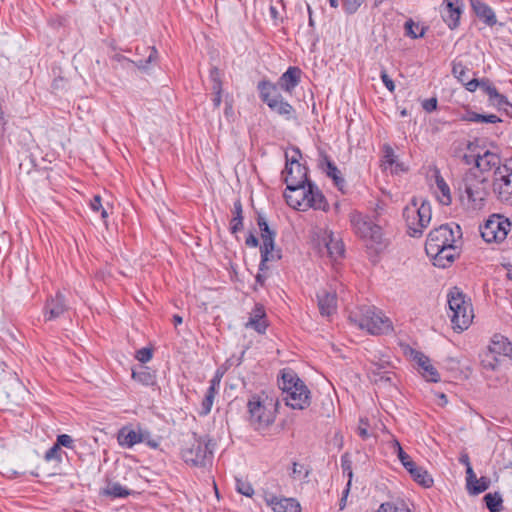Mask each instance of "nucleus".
I'll use <instances>...</instances> for the list:
<instances>
[{
	"mask_svg": "<svg viewBox=\"0 0 512 512\" xmlns=\"http://www.w3.org/2000/svg\"><path fill=\"white\" fill-rule=\"evenodd\" d=\"M460 237V227L455 225L454 230L452 224H443L429 233L425 251L435 266L445 268L454 262L460 254L456 245Z\"/></svg>",
	"mask_w": 512,
	"mask_h": 512,
	"instance_id": "nucleus-1",
	"label": "nucleus"
},
{
	"mask_svg": "<svg viewBox=\"0 0 512 512\" xmlns=\"http://www.w3.org/2000/svg\"><path fill=\"white\" fill-rule=\"evenodd\" d=\"M278 385L287 406L303 410L310 405L311 392L293 370L284 369L278 379Z\"/></svg>",
	"mask_w": 512,
	"mask_h": 512,
	"instance_id": "nucleus-2",
	"label": "nucleus"
},
{
	"mask_svg": "<svg viewBox=\"0 0 512 512\" xmlns=\"http://www.w3.org/2000/svg\"><path fill=\"white\" fill-rule=\"evenodd\" d=\"M354 233L365 241L367 247L379 251L384 247L382 226L378 216L371 217L358 211L349 215Z\"/></svg>",
	"mask_w": 512,
	"mask_h": 512,
	"instance_id": "nucleus-3",
	"label": "nucleus"
},
{
	"mask_svg": "<svg viewBox=\"0 0 512 512\" xmlns=\"http://www.w3.org/2000/svg\"><path fill=\"white\" fill-rule=\"evenodd\" d=\"M458 197L467 209L479 210L484 206L487 195L486 179L482 175L468 171L457 187Z\"/></svg>",
	"mask_w": 512,
	"mask_h": 512,
	"instance_id": "nucleus-4",
	"label": "nucleus"
},
{
	"mask_svg": "<svg viewBox=\"0 0 512 512\" xmlns=\"http://www.w3.org/2000/svg\"><path fill=\"white\" fill-rule=\"evenodd\" d=\"M248 421L255 430H264L273 424L276 403L264 393L253 394L247 402Z\"/></svg>",
	"mask_w": 512,
	"mask_h": 512,
	"instance_id": "nucleus-5",
	"label": "nucleus"
},
{
	"mask_svg": "<svg viewBox=\"0 0 512 512\" xmlns=\"http://www.w3.org/2000/svg\"><path fill=\"white\" fill-rule=\"evenodd\" d=\"M447 303L449 306L448 316L453 329L458 332L468 329L474 318L470 299L461 289L453 287L447 294Z\"/></svg>",
	"mask_w": 512,
	"mask_h": 512,
	"instance_id": "nucleus-6",
	"label": "nucleus"
},
{
	"mask_svg": "<svg viewBox=\"0 0 512 512\" xmlns=\"http://www.w3.org/2000/svg\"><path fill=\"white\" fill-rule=\"evenodd\" d=\"M349 319L358 328L373 335L388 333L392 330L389 318L375 307H362L358 312H352Z\"/></svg>",
	"mask_w": 512,
	"mask_h": 512,
	"instance_id": "nucleus-7",
	"label": "nucleus"
},
{
	"mask_svg": "<svg viewBox=\"0 0 512 512\" xmlns=\"http://www.w3.org/2000/svg\"><path fill=\"white\" fill-rule=\"evenodd\" d=\"M403 217L409 236L420 237L430 224L432 217L431 205L427 201H418L413 198L411 203L404 208Z\"/></svg>",
	"mask_w": 512,
	"mask_h": 512,
	"instance_id": "nucleus-8",
	"label": "nucleus"
},
{
	"mask_svg": "<svg viewBox=\"0 0 512 512\" xmlns=\"http://www.w3.org/2000/svg\"><path fill=\"white\" fill-rule=\"evenodd\" d=\"M214 443L208 436L196 437L194 435L189 446L182 450V459L194 467H207L212 464Z\"/></svg>",
	"mask_w": 512,
	"mask_h": 512,
	"instance_id": "nucleus-9",
	"label": "nucleus"
},
{
	"mask_svg": "<svg viewBox=\"0 0 512 512\" xmlns=\"http://www.w3.org/2000/svg\"><path fill=\"white\" fill-rule=\"evenodd\" d=\"M260 99L275 113L284 117L286 120L295 118V109L284 100L277 91V86L269 80H262L258 83Z\"/></svg>",
	"mask_w": 512,
	"mask_h": 512,
	"instance_id": "nucleus-10",
	"label": "nucleus"
},
{
	"mask_svg": "<svg viewBox=\"0 0 512 512\" xmlns=\"http://www.w3.org/2000/svg\"><path fill=\"white\" fill-rule=\"evenodd\" d=\"M511 221L500 214H493L480 226V233L487 243H502L511 231Z\"/></svg>",
	"mask_w": 512,
	"mask_h": 512,
	"instance_id": "nucleus-11",
	"label": "nucleus"
},
{
	"mask_svg": "<svg viewBox=\"0 0 512 512\" xmlns=\"http://www.w3.org/2000/svg\"><path fill=\"white\" fill-rule=\"evenodd\" d=\"M257 225L260 230L262 239V246L260 247L261 261L259 264L260 270L267 269L266 263L268 261H274L281 258L278 252L274 251L276 231L272 230L268 222L262 214H258Z\"/></svg>",
	"mask_w": 512,
	"mask_h": 512,
	"instance_id": "nucleus-12",
	"label": "nucleus"
},
{
	"mask_svg": "<svg viewBox=\"0 0 512 512\" xmlns=\"http://www.w3.org/2000/svg\"><path fill=\"white\" fill-rule=\"evenodd\" d=\"M286 164L282 176L286 185H301L310 182L307 177V168L300 163L301 153L293 148L285 153Z\"/></svg>",
	"mask_w": 512,
	"mask_h": 512,
	"instance_id": "nucleus-13",
	"label": "nucleus"
},
{
	"mask_svg": "<svg viewBox=\"0 0 512 512\" xmlns=\"http://www.w3.org/2000/svg\"><path fill=\"white\" fill-rule=\"evenodd\" d=\"M492 188L501 202H512V158L493 172Z\"/></svg>",
	"mask_w": 512,
	"mask_h": 512,
	"instance_id": "nucleus-14",
	"label": "nucleus"
},
{
	"mask_svg": "<svg viewBox=\"0 0 512 512\" xmlns=\"http://www.w3.org/2000/svg\"><path fill=\"white\" fill-rule=\"evenodd\" d=\"M462 12V0H444L440 8L441 17L450 29H455L459 26Z\"/></svg>",
	"mask_w": 512,
	"mask_h": 512,
	"instance_id": "nucleus-15",
	"label": "nucleus"
},
{
	"mask_svg": "<svg viewBox=\"0 0 512 512\" xmlns=\"http://www.w3.org/2000/svg\"><path fill=\"white\" fill-rule=\"evenodd\" d=\"M322 243L327 250L329 258L333 262H337L344 257V243L341 238H339V236H337L333 231L328 229L324 230L322 235Z\"/></svg>",
	"mask_w": 512,
	"mask_h": 512,
	"instance_id": "nucleus-16",
	"label": "nucleus"
},
{
	"mask_svg": "<svg viewBox=\"0 0 512 512\" xmlns=\"http://www.w3.org/2000/svg\"><path fill=\"white\" fill-rule=\"evenodd\" d=\"M307 184L286 185L284 197L287 204L297 210L305 211L307 209Z\"/></svg>",
	"mask_w": 512,
	"mask_h": 512,
	"instance_id": "nucleus-17",
	"label": "nucleus"
},
{
	"mask_svg": "<svg viewBox=\"0 0 512 512\" xmlns=\"http://www.w3.org/2000/svg\"><path fill=\"white\" fill-rule=\"evenodd\" d=\"M302 71L297 66H290L288 69L279 77L277 83V91L280 89L284 92L291 94L294 89L299 85L301 81Z\"/></svg>",
	"mask_w": 512,
	"mask_h": 512,
	"instance_id": "nucleus-18",
	"label": "nucleus"
},
{
	"mask_svg": "<svg viewBox=\"0 0 512 512\" xmlns=\"http://www.w3.org/2000/svg\"><path fill=\"white\" fill-rule=\"evenodd\" d=\"M67 310V303L64 295L58 291L55 296L47 299L44 306V318L46 321H51L59 318Z\"/></svg>",
	"mask_w": 512,
	"mask_h": 512,
	"instance_id": "nucleus-19",
	"label": "nucleus"
},
{
	"mask_svg": "<svg viewBox=\"0 0 512 512\" xmlns=\"http://www.w3.org/2000/svg\"><path fill=\"white\" fill-rule=\"evenodd\" d=\"M265 502L274 512H301L300 503L295 498L270 495Z\"/></svg>",
	"mask_w": 512,
	"mask_h": 512,
	"instance_id": "nucleus-20",
	"label": "nucleus"
},
{
	"mask_svg": "<svg viewBox=\"0 0 512 512\" xmlns=\"http://www.w3.org/2000/svg\"><path fill=\"white\" fill-rule=\"evenodd\" d=\"M268 323L266 319V312L261 304H256L250 313L246 328H251L256 332L263 334L267 329Z\"/></svg>",
	"mask_w": 512,
	"mask_h": 512,
	"instance_id": "nucleus-21",
	"label": "nucleus"
},
{
	"mask_svg": "<svg viewBox=\"0 0 512 512\" xmlns=\"http://www.w3.org/2000/svg\"><path fill=\"white\" fill-rule=\"evenodd\" d=\"M321 315L331 316L337 309V296L334 291L322 290L317 294Z\"/></svg>",
	"mask_w": 512,
	"mask_h": 512,
	"instance_id": "nucleus-22",
	"label": "nucleus"
},
{
	"mask_svg": "<svg viewBox=\"0 0 512 512\" xmlns=\"http://www.w3.org/2000/svg\"><path fill=\"white\" fill-rule=\"evenodd\" d=\"M471 7L476 16L487 26H494L497 23L496 15L492 8L480 0H471Z\"/></svg>",
	"mask_w": 512,
	"mask_h": 512,
	"instance_id": "nucleus-23",
	"label": "nucleus"
},
{
	"mask_svg": "<svg viewBox=\"0 0 512 512\" xmlns=\"http://www.w3.org/2000/svg\"><path fill=\"white\" fill-rule=\"evenodd\" d=\"M146 436L141 432L124 427L118 433V442L122 447L131 448L138 443L144 442Z\"/></svg>",
	"mask_w": 512,
	"mask_h": 512,
	"instance_id": "nucleus-24",
	"label": "nucleus"
},
{
	"mask_svg": "<svg viewBox=\"0 0 512 512\" xmlns=\"http://www.w3.org/2000/svg\"><path fill=\"white\" fill-rule=\"evenodd\" d=\"M488 349L498 356H508L512 359V343L503 335L495 334L488 346Z\"/></svg>",
	"mask_w": 512,
	"mask_h": 512,
	"instance_id": "nucleus-25",
	"label": "nucleus"
},
{
	"mask_svg": "<svg viewBox=\"0 0 512 512\" xmlns=\"http://www.w3.org/2000/svg\"><path fill=\"white\" fill-rule=\"evenodd\" d=\"M307 209L326 210L327 202L321 191L311 182L307 183Z\"/></svg>",
	"mask_w": 512,
	"mask_h": 512,
	"instance_id": "nucleus-26",
	"label": "nucleus"
},
{
	"mask_svg": "<svg viewBox=\"0 0 512 512\" xmlns=\"http://www.w3.org/2000/svg\"><path fill=\"white\" fill-rule=\"evenodd\" d=\"M476 166L481 171H495L502 164L500 157L496 153L486 151L484 154L477 156Z\"/></svg>",
	"mask_w": 512,
	"mask_h": 512,
	"instance_id": "nucleus-27",
	"label": "nucleus"
},
{
	"mask_svg": "<svg viewBox=\"0 0 512 512\" xmlns=\"http://www.w3.org/2000/svg\"><path fill=\"white\" fill-rule=\"evenodd\" d=\"M414 359L416 360L417 364L422 368V374L427 381L438 382L440 380V375L438 371L436 370L435 367H433V365H431L430 360L427 356H425L422 353H417Z\"/></svg>",
	"mask_w": 512,
	"mask_h": 512,
	"instance_id": "nucleus-28",
	"label": "nucleus"
},
{
	"mask_svg": "<svg viewBox=\"0 0 512 512\" xmlns=\"http://www.w3.org/2000/svg\"><path fill=\"white\" fill-rule=\"evenodd\" d=\"M369 378L378 383H392V373L386 370V366L380 363H372L369 367Z\"/></svg>",
	"mask_w": 512,
	"mask_h": 512,
	"instance_id": "nucleus-29",
	"label": "nucleus"
},
{
	"mask_svg": "<svg viewBox=\"0 0 512 512\" xmlns=\"http://www.w3.org/2000/svg\"><path fill=\"white\" fill-rule=\"evenodd\" d=\"M325 172L329 178H331L334 182V185L338 188L339 191L345 193L346 181L343 178L341 171L336 167V165L328 158L325 157Z\"/></svg>",
	"mask_w": 512,
	"mask_h": 512,
	"instance_id": "nucleus-30",
	"label": "nucleus"
},
{
	"mask_svg": "<svg viewBox=\"0 0 512 512\" xmlns=\"http://www.w3.org/2000/svg\"><path fill=\"white\" fill-rule=\"evenodd\" d=\"M461 120L465 122L487 124H496L502 121L501 118L496 114H481L472 110H466L465 113L461 116Z\"/></svg>",
	"mask_w": 512,
	"mask_h": 512,
	"instance_id": "nucleus-31",
	"label": "nucleus"
},
{
	"mask_svg": "<svg viewBox=\"0 0 512 512\" xmlns=\"http://www.w3.org/2000/svg\"><path fill=\"white\" fill-rule=\"evenodd\" d=\"M485 94L489 96V100L497 106H503L508 104L507 99L498 93L496 87L488 79H482L481 87Z\"/></svg>",
	"mask_w": 512,
	"mask_h": 512,
	"instance_id": "nucleus-32",
	"label": "nucleus"
},
{
	"mask_svg": "<svg viewBox=\"0 0 512 512\" xmlns=\"http://www.w3.org/2000/svg\"><path fill=\"white\" fill-rule=\"evenodd\" d=\"M436 187H437V198L439 202L442 205H450L452 202L451 197V191L446 183V181L443 179V177L439 174V172L436 173Z\"/></svg>",
	"mask_w": 512,
	"mask_h": 512,
	"instance_id": "nucleus-33",
	"label": "nucleus"
},
{
	"mask_svg": "<svg viewBox=\"0 0 512 512\" xmlns=\"http://www.w3.org/2000/svg\"><path fill=\"white\" fill-rule=\"evenodd\" d=\"M132 378L145 386H152L156 382L155 373L146 366H141L138 370H133Z\"/></svg>",
	"mask_w": 512,
	"mask_h": 512,
	"instance_id": "nucleus-34",
	"label": "nucleus"
},
{
	"mask_svg": "<svg viewBox=\"0 0 512 512\" xmlns=\"http://www.w3.org/2000/svg\"><path fill=\"white\" fill-rule=\"evenodd\" d=\"M218 383L219 382L216 381V379H212L210 381V386L207 389L205 397H204V399H203V401L201 403L200 415H207V414L210 413V411L212 409V406H213L215 395L217 393L216 385Z\"/></svg>",
	"mask_w": 512,
	"mask_h": 512,
	"instance_id": "nucleus-35",
	"label": "nucleus"
},
{
	"mask_svg": "<svg viewBox=\"0 0 512 512\" xmlns=\"http://www.w3.org/2000/svg\"><path fill=\"white\" fill-rule=\"evenodd\" d=\"M101 494L111 498H126L131 494V491L118 482H109Z\"/></svg>",
	"mask_w": 512,
	"mask_h": 512,
	"instance_id": "nucleus-36",
	"label": "nucleus"
},
{
	"mask_svg": "<svg viewBox=\"0 0 512 512\" xmlns=\"http://www.w3.org/2000/svg\"><path fill=\"white\" fill-rule=\"evenodd\" d=\"M243 210L242 203L240 200L234 202L233 207V218L230 222V231L232 234H236L237 232L243 229Z\"/></svg>",
	"mask_w": 512,
	"mask_h": 512,
	"instance_id": "nucleus-37",
	"label": "nucleus"
},
{
	"mask_svg": "<svg viewBox=\"0 0 512 512\" xmlns=\"http://www.w3.org/2000/svg\"><path fill=\"white\" fill-rule=\"evenodd\" d=\"M329 4L333 8L339 6V0H328ZM342 8L346 14H355L358 9L364 4L365 0H341Z\"/></svg>",
	"mask_w": 512,
	"mask_h": 512,
	"instance_id": "nucleus-38",
	"label": "nucleus"
},
{
	"mask_svg": "<svg viewBox=\"0 0 512 512\" xmlns=\"http://www.w3.org/2000/svg\"><path fill=\"white\" fill-rule=\"evenodd\" d=\"M415 482L420 484L425 488H429L433 485V478L428 473L426 469L421 466H417V468L410 474Z\"/></svg>",
	"mask_w": 512,
	"mask_h": 512,
	"instance_id": "nucleus-39",
	"label": "nucleus"
},
{
	"mask_svg": "<svg viewBox=\"0 0 512 512\" xmlns=\"http://www.w3.org/2000/svg\"><path fill=\"white\" fill-rule=\"evenodd\" d=\"M500 356L487 349L482 355L481 364L482 367L486 370L494 371L498 368L500 364Z\"/></svg>",
	"mask_w": 512,
	"mask_h": 512,
	"instance_id": "nucleus-40",
	"label": "nucleus"
},
{
	"mask_svg": "<svg viewBox=\"0 0 512 512\" xmlns=\"http://www.w3.org/2000/svg\"><path fill=\"white\" fill-rule=\"evenodd\" d=\"M486 507L490 512H499L502 509L503 500L498 493H488L484 496Z\"/></svg>",
	"mask_w": 512,
	"mask_h": 512,
	"instance_id": "nucleus-41",
	"label": "nucleus"
},
{
	"mask_svg": "<svg viewBox=\"0 0 512 512\" xmlns=\"http://www.w3.org/2000/svg\"><path fill=\"white\" fill-rule=\"evenodd\" d=\"M210 80L212 83L211 90L213 94H222V81L220 78V72L218 68L213 67L210 70Z\"/></svg>",
	"mask_w": 512,
	"mask_h": 512,
	"instance_id": "nucleus-42",
	"label": "nucleus"
},
{
	"mask_svg": "<svg viewBox=\"0 0 512 512\" xmlns=\"http://www.w3.org/2000/svg\"><path fill=\"white\" fill-rule=\"evenodd\" d=\"M62 454L63 451L61 447L57 443H54V445L46 451L44 459L47 462L56 461L60 463L62 462Z\"/></svg>",
	"mask_w": 512,
	"mask_h": 512,
	"instance_id": "nucleus-43",
	"label": "nucleus"
},
{
	"mask_svg": "<svg viewBox=\"0 0 512 512\" xmlns=\"http://www.w3.org/2000/svg\"><path fill=\"white\" fill-rule=\"evenodd\" d=\"M377 512H411V510L403 502L398 505H394L392 503L386 502V503H382L379 506Z\"/></svg>",
	"mask_w": 512,
	"mask_h": 512,
	"instance_id": "nucleus-44",
	"label": "nucleus"
},
{
	"mask_svg": "<svg viewBox=\"0 0 512 512\" xmlns=\"http://www.w3.org/2000/svg\"><path fill=\"white\" fill-rule=\"evenodd\" d=\"M490 480L487 477H481L479 479L476 478L473 485L469 489L471 494L477 495L489 488Z\"/></svg>",
	"mask_w": 512,
	"mask_h": 512,
	"instance_id": "nucleus-45",
	"label": "nucleus"
},
{
	"mask_svg": "<svg viewBox=\"0 0 512 512\" xmlns=\"http://www.w3.org/2000/svg\"><path fill=\"white\" fill-rule=\"evenodd\" d=\"M390 444L391 448L393 449V452L397 454V457L402 465L404 464V462H407L411 459V457L403 450L401 444L397 439H393Z\"/></svg>",
	"mask_w": 512,
	"mask_h": 512,
	"instance_id": "nucleus-46",
	"label": "nucleus"
},
{
	"mask_svg": "<svg viewBox=\"0 0 512 512\" xmlns=\"http://www.w3.org/2000/svg\"><path fill=\"white\" fill-rule=\"evenodd\" d=\"M468 69L462 63H455L452 67L453 75L463 84L468 78Z\"/></svg>",
	"mask_w": 512,
	"mask_h": 512,
	"instance_id": "nucleus-47",
	"label": "nucleus"
},
{
	"mask_svg": "<svg viewBox=\"0 0 512 512\" xmlns=\"http://www.w3.org/2000/svg\"><path fill=\"white\" fill-rule=\"evenodd\" d=\"M236 490L240 494L247 497H251L254 494V489L252 485L249 482L244 481L242 479H236Z\"/></svg>",
	"mask_w": 512,
	"mask_h": 512,
	"instance_id": "nucleus-48",
	"label": "nucleus"
},
{
	"mask_svg": "<svg viewBox=\"0 0 512 512\" xmlns=\"http://www.w3.org/2000/svg\"><path fill=\"white\" fill-rule=\"evenodd\" d=\"M309 470L306 469L303 465H300L296 462L293 463L292 468V477L293 478H303L306 479L309 476Z\"/></svg>",
	"mask_w": 512,
	"mask_h": 512,
	"instance_id": "nucleus-49",
	"label": "nucleus"
},
{
	"mask_svg": "<svg viewBox=\"0 0 512 512\" xmlns=\"http://www.w3.org/2000/svg\"><path fill=\"white\" fill-rule=\"evenodd\" d=\"M153 353L150 348L144 347L136 352V359L141 363H147L152 359Z\"/></svg>",
	"mask_w": 512,
	"mask_h": 512,
	"instance_id": "nucleus-50",
	"label": "nucleus"
},
{
	"mask_svg": "<svg viewBox=\"0 0 512 512\" xmlns=\"http://www.w3.org/2000/svg\"><path fill=\"white\" fill-rule=\"evenodd\" d=\"M380 78L385 85V87L389 90V92L393 93L395 91V83L387 74L386 69L382 68L380 71Z\"/></svg>",
	"mask_w": 512,
	"mask_h": 512,
	"instance_id": "nucleus-51",
	"label": "nucleus"
},
{
	"mask_svg": "<svg viewBox=\"0 0 512 512\" xmlns=\"http://www.w3.org/2000/svg\"><path fill=\"white\" fill-rule=\"evenodd\" d=\"M56 443L60 447L73 448V439L68 434H61L57 436Z\"/></svg>",
	"mask_w": 512,
	"mask_h": 512,
	"instance_id": "nucleus-52",
	"label": "nucleus"
},
{
	"mask_svg": "<svg viewBox=\"0 0 512 512\" xmlns=\"http://www.w3.org/2000/svg\"><path fill=\"white\" fill-rule=\"evenodd\" d=\"M357 433L363 440H367L370 437L368 432V423L364 419H360L359 426L357 428Z\"/></svg>",
	"mask_w": 512,
	"mask_h": 512,
	"instance_id": "nucleus-53",
	"label": "nucleus"
},
{
	"mask_svg": "<svg viewBox=\"0 0 512 512\" xmlns=\"http://www.w3.org/2000/svg\"><path fill=\"white\" fill-rule=\"evenodd\" d=\"M149 51H150V53H149V56H148L147 60L145 61V63L142 60L138 61L139 68L145 69L147 67V64L155 61L157 54H158L157 50L154 47H149Z\"/></svg>",
	"mask_w": 512,
	"mask_h": 512,
	"instance_id": "nucleus-54",
	"label": "nucleus"
},
{
	"mask_svg": "<svg viewBox=\"0 0 512 512\" xmlns=\"http://www.w3.org/2000/svg\"><path fill=\"white\" fill-rule=\"evenodd\" d=\"M481 83H482V79L479 80V79H467L463 85L465 86V88L470 91V92H475L478 88L481 87Z\"/></svg>",
	"mask_w": 512,
	"mask_h": 512,
	"instance_id": "nucleus-55",
	"label": "nucleus"
},
{
	"mask_svg": "<svg viewBox=\"0 0 512 512\" xmlns=\"http://www.w3.org/2000/svg\"><path fill=\"white\" fill-rule=\"evenodd\" d=\"M384 159L389 165H392L395 162L394 150L389 145L384 146Z\"/></svg>",
	"mask_w": 512,
	"mask_h": 512,
	"instance_id": "nucleus-56",
	"label": "nucleus"
},
{
	"mask_svg": "<svg viewBox=\"0 0 512 512\" xmlns=\"http://www.w3.org/2000/svg\"><path fill=\"white\" fill-rule=\"evenodd\" d=\"M422 107L423 109L430 113L434 110H436L437 108V99L436 98H430V99H426L423 103H422Z\"/></svg>",
	"mask_w": 512,
	"mask_h": 512,
	"instance_id": "nucleus-57",
	"label": "nucleus"
},
{
	"mask_svg": "<svg viewBox=\"0 0 512 512\" xmlns=\"http://www.w3.org/2000/svg\"><path fill=\"white\" fill-rule=\"evenodd\" d=\"M415 27H416L415 23L412 20H408L405 23L406 35H408L412 38H418V37L422 36V33L420 35L416 34V32L414 31Z\"/></svg>",
	"mask_w": 512,
	"mask_h": 512,
	"instance_id": "nucleus-58",
	"label": "nucleus"
},
{
	"mask_svg": "<svg viewBox=\"0 0 512 512\" xmlns=\"http://www.w3.org/2000/svg\"><path fill=\"white\" fill-rule=\"evenodd\" d=\"M476 475L473 471L472 466L466 468V482H467V489L469 490L471 486L473 485L474 481L476 480Z\"/></svg>",
	"mask_w": 512,
	"mask_h": 512,
	"instance_id": "nucleus-59",
	"label": "nucleus"
},
{
	"mask_svg": "<svg viewBox=\"0 0 512 512\" xmlns=\"http://www.w3.org/2000/svg\"><path fill=\"white\" fill-rule=\"evenodd\" d=\"M90 208L95 212L100 211L103 208L102 199L99 195H95L93 197V199L90 202Z\"/></svg>",
	"mask_w": 512,
	"mask_h": 512,
	"instance_id": "nucleus-60",
	"label": "nucleus"
},
{
	"mask_svg": "<svg viewBox=\"0 0 512 512\" xmlns=\"http://www.w3.org/2000/svg\"><path fill=\"white\" fill-rule=\"evenodd\" d=\"M246 245L249 246V247H257L259 245V241H258V238L253 234V233H250L248 235V237L246 238V241H245Z\"/></svg>",
	"mask_w": 512,
	"mask_h": 512,
	"instance_id": "nucleus-61",
	"label": "nucleus"
},
{
	"mask_svg": "<svg viewBox=\"0 0 512 512\" xmlns=\"http://www.w3.org/2000/svg\"><path fill=\"white\" fill-rule=\"evenodd\" d=\"M403 466L409 472V474H411L418 465L412 459H410L409 461L404 462Z\"/></svg>",
	"mask_w": 512,
	"mask_h": 512,
	"instance_id": "nucleus-62",
	"label": "nucleus"
},
{
	"mask_svg": "<svg viewBox=\"0 0 512 512\" xmlns=\"http://www.w3.org/2000/svg\"><path fill=\"white\" fill-rule=\"evenodd\" d=\"M342 469H343V473L347 474L348 477H349V480H351L353 473H352V469H351L350 463H345L342 460Z\"/></svg>",
	"mask_w": 512,
	"mask_h": 512,
	"instance_id": "nucleus-63",
	"label": "nucleus"
},
{
	"mask_svg": "<svg viewBox=\"0 0 512 512\" xmlns=\"http://www.w3.org/2000/svg\"><path fill=\"white\" fill-rule=\"evenodd\" d=\"M212 102L215 108H219L222 102V94H214Z\"/></svg>",
	"mask_w": 512,
	"mask_h": 512,
	"instance_id": "nucleus-64",
	"label": "nucleus"
}]
</instances>
